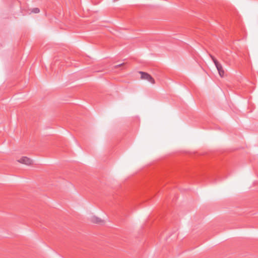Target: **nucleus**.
Here are the masks:
<instances>
[{"instance_id":"39448f33","label":"nucleus","mask_w":258,"mask_h":258,"mask_svg":"<svg viewBox=\"0 0 258 258\" xmlns=\"http://www.w3.org/2000/svg\"><path fill=\"white\" fill-rule=\"evenodd\" d=\"M218 73H219V76L222 78L224 76L225 71H224V69H223L222 70L218 71Z\"/></svg>"},{"instance_id":"6e6552de","label":"nucleus","mask_w":258,"mask_h":258,"mask_svg":"<svg viewBox=\"0 0 258 258\" xmlns=\"http://www.w3.org/2000/svg\"><path fill=\"white\" fill-rule=\"evenodd\" d=\"M121 65H122V64H119V65L116 66H115V68H117L118 67L120 66H121Z\"/></svg>"},{"instance_id":"7ed1b4c3","label":"nucleus","mask_w":258,"mask_h":258,"mask_svg":"<svg viewBox=\"0 0 258 258\" xmlns=\"http://www.w3.org/2000/svg\"><path fill=\"white\" fill-rule=\"evenodd\" d=\"M218 71L222 70L223 68L222 64L212 55H210Z\"/></svg>"},{"instance_id":"423d86ee","label":"nucleus","mask_w":258,"mask_h":258,"mask_svg":"<svg viewBox=\"0 0 258 258\" xmlns=\"http://www.w3.org/2000/svg\"><path fill=\"white\" fill-rule=\"evenodd\" d=\"M91 221L94 223H97V218L94 216L90 217Z\"/></svg>"},{"instance_id":"20e7f679","label":"nucleus","mask_w":258,"mask_h":258,"mask_svg":"<svg viewBox=\"0 0 258 258\" xmlns=\"http://www.w3.org/2000/svg\"><path fill=\"white\" fill-rule=\"evenodd\" d=\"M39 12H40V10L38 8H33L31 10L32 13H35V14L38 13H39Z\"/></svg>"},{"instance_id":"f257e3e1","label":"nucleus","mask_w":258,"mask_h":258,"mask_svg":"<svg viewBox=\"0 0 258 258\" xmlns=\"http://www.w3.org/2000/svg\"><path fill=\"white\" fill-rule=\"evenodd\" d=\"M139 73L141 75V79L142 80H147L152 84H154L155 83L154 78L149 74L143 72H140Z\"/></svg>"},{"instance_id":"0eeeda50","label":"nucleus","mask_w":258,"mask_h":258,"mask_svg":"<svg viewBox=\"0 0 258 258\" xmlns=\"http://www.w3.org/2000/svg\"><path fill=\"white\" fill-rule=\"evenodd\" d=\"M97 221H98V224H102L103 223V221L101 219H99V218H98Z\"/></svg>"},{"instance_id":"f03ea898","label":"nucleus","mask_w":258,"mask_h":258,"mask_svg":"<svg viewBox=\"0 0 258 258\" xmlns=\"http://www.w3.org/2000/svg\"><path fill=\"white\" fill-rule=\"evenodd\" d=\"M17 161L21 164H25L26 165H31L33 164V160L26 156L21 157L18 159Z\"/></svg>"}]
</instances>
